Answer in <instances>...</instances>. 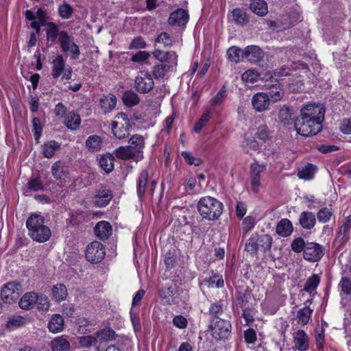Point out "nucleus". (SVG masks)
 Listing matches in <instances>:
<instances>
[{
  "instance_id": "f257e3e1",
  "label": "nucleus",
  "mask_w": 351,
  "mask_h": 351,
  "mask_svg": "<svg viewBox=\"0 0 351 351\" xmlns=\"http://www.w3.org/2000/svg\"><path fill=\"white\" fill-rule=\"evenodd\" d=\"M325 111L324 106L319 104L309 103L302 106L294 121L298 134L304 136L318 134L322 129Z\"/></svg>"
},
{
  "instance_id": "f03ea898",
  "label": "nucleus",
  "mask_w": 351,
  "mask_h": 351,
  "mask_svg": "<svg viewBox=\"0 0 351 351\" xmlns=\"http://www.w3.org/2000/svg\"><path fill=\"white\" fill-rule=\"evenodd\" d=\"M26 226L29 235L34 241L43 243L51 237V230L44 224V218L40 215L32 214L27 219Z\"/></svg>"
},
{
  "instance_id": "7ed1b4c3",
  "label": "nucleus",
  "mask_w": 351,
  "mask_h": 351,
  "mask_svg": "<svg viewBox=\"0 0 351 351\" xmlns=\"http://www.w3.org/2000/svg\"><path fill=\"white\" fill-rule=\"evenodd\" d=\"M197 209L203 218L209 221H215L221 215L223 205L215 197L205 196L199 200Z\"/></svg>"
},
{
  "instance_id": "20e7f679",
  "label": "nucleus",
  "mask_w": 351,
  "mask_h": 351,
  "mask_svg": "<svg viewBox=\"0 0 351 351\" xmlns=\"http://www.w3.org/2000/svg\"><path fill=\"white\" fill-rule=\"evenodd\" d=\"M273 239L267 234H252L245 243V250L251 255H256L258 250L266 252L271 249Z\"/></svg>"
},
{
  "instance_id": "39448f33",
  "label": "nucleus",
  "mask_w": 351,
  "mask_h": 351,
  "mask_svg": "<svg viewBox=\"0 0 351 351\" xmlns=\"http://www.w3.org/2000/svg\"><path fill=\"white\" fill-rule=\"evenodd\" d=\"M115 332L110 328H106L99 330L96 333L97 337L92 335L83 336L80 338V343L83 347L94 346L97 349L99 348L98 341H107L114 339Z\"/></svg>"
},
{
  "instance_id": "423d86ee",
  "label": "nucleus",
  "mask_w": 351,
  "mask_h": 351,
  "mask_svg": "<svg viewBox=\"0 0 351 351\" xmlns=\"http://www.w3.org/2000/svg\"><path fill=\"white\" fill-rule=\"evenodd\" d=\"M209 327L213 338L216 340H221L228 337L231 332L232 326L230 322L216 317L213 318Z\"/></svg>"
},
{
  "instance_id": "0eeeda50",
  "label": "nucleus",
  "mask_w": 351,
  "mask_h": 351,
  "mask_svg": "<svg viewBox=\"0 0 351 351\" xmlns=\"http://www.w3.org/2000/svg\"><path fill=\"white\" fill-rule=\"evenodd\" d=\"M58 41L63 52H70L71 58L76 60L79 58L80 51L78 45L75 43L74 38L65 31L60 32Z\"/></svg>"
},
{
  "instance_id": "6e6552de",
  "label": "nucleus",
  "mask_w": 351,
  "mask_h": 351,
  "mask_svg": "<svg viewBox=\"0 0 351 351\" xmlns=\"http://www.w3.org/2000/svg\"><path fill=\"white\" fill-rule=\"evenodd\" d=\"M21 294V285L15 282L5 284L1 289L0 297L6 304L16 302Z\"/></svg>"
},
{
  "instance_id": "1a4fd4ad",
  "label": "nucleus",
  "mask_w": 351,
  "mask_h": 351,
  "mask_svg": "<svg viewBox=\"0 0 351 351\" xmlns=\"http://www.w3.org/2000/svg\"><path fill=\"white\" fill-rule=\"evenodd\" d=\"M105 247L99 241H94L90 243L86 250V258L92 263L100 262L105 256Z\"/></svg>"
},
{
  "instance_id": "9d476101",
  "label": "nucleus",
  "mask_w": 351,
  "mask_h": 351,
  "mask_svg": "<svg viewBox=\"0 0 351 351\" xmlns=\"http://www.w3.org/2000/svg\"><path fill=\"white\" fill-rule=\"evenodd\" d=\"M154 83L151 75L140 71L134 80V87L140 93H147L153 89Z\"/></svg>"
},
{
  "instance_id": "9b49d317",
  "label": "nucleus",
  "mask_w": 351,
  "mask_h": 351,
  "mask_svg": "<svg viewBox=\"0 0 351 351\" xmlns=\"http://www.w3.org/2000/svg\"><path fill=\"white\" fill-rule=\"evenodd\" d=\"M324 251V248L322 245L313 242L307 243L303 252V257L309 262H316L323 257Z\"/></svg>"
},
{
  "instance_id": "f8f14e48",
  "label": "nucleus",
  "mask_w": 351,
  "mask_h": 351,
  "mask_svg": "<svg viewBox=\"0 0 351 351\" xmlns=\"http://www.w3.org/2000/svg\"><path fill=\"white\" fill-rule=\"evenodd\" d=\"M266 169V165H259L256 162L252 163L250 166V184L252 189L256 193L261 184V173L264 172Z\"/></svg>"
},
{
  "instance_id": "ddd939ff",
  "label": "nucleus",
  "mask_w": 351,
  "mask_h": 351,
  "mask_svg": "<svg viewBox=\"0 0 351 351\" xmlns=\"http://www.w3.org/2000/svg\"><path fill=\"white\" fill-rule=\"evenodd\" d=\"M169 59V64L160 63L153 66L152 74L156 79L164 77L167 73L177 66L178 60L173 54H171Z\"/></svg>"
},
{
  "instance_id": "4468645a",
  "label": "nucleus",
  "mask_w": 351,
  "mask_h": 351,
  "mask_svg": "<svg viewBox=\"0 0 351 351\" xmlns=\"http://www.w3.org/2000/svg\"><path fill=\"white\" fill-rule=\"evenodd\" d=\"M253 109L256 112H262L269 108L270 100L267 93L260 92L254 94L252 98Z\"/></svg>"
},
{
  "instance_id": "2eb2a0df",
  "label": "nucleus",
  "mask_w": 351,
  "mask_h": 351,
  "mask_svg": "<svg viewBox=\"0 0 351 351\" xmlns=\"http://www.w3.org/2000/svg\"><path fill=\"white\" fill-rule=\"evenodd\" d=\"M134 158H143V149L145 147V139L139 134L133 135L129 140L128 145Z\"/></svg>"
},
{
  "instance_id": "dca6fc26",
  "label": "nucleus",
  "mask_w": 351,
  "mask_h": 351,
  "mask_svg": "<svg viewBox=\"0 0 351 351\" xmlns=\"http://www.w3.org/2000/svg\"><path fill=\"white\" fill-rule=\"evenodd\" d=\"M265 86L268 90L267 95L273 103L282 99L284 96V90L278 81L274 80L267 83Z\"/></svg>"
},
{
  "instance_id": "f3484780",
  "label": "nucleus",
  "mask_w": 351,
  "mask_h": 351,
  "mask_svg": "<svg viewBox=\"0 0 351 351\" xmlns=\"http://www.w3.org/2000/svg\"><path fill=\"white\" fill-rule=\"evenodd\" d=\"M178 295V287L171 282L166 285L160 291L159 296L163 303L170 304L174 302V299Z\"/></svg>"
},
{
  "instance_id": "a211bd4d",
  "label": "nucleus",
  "mask_w": 351,
  "mask_h": 351,
  "mask_svg": "<svg viewBox=\"0 0 351 351\" xmlns=\"http://www.w3.org/2000/svg\"><path fill=\"white\" fill-rule=\"evenodd\" d=\"M264 57L263 51L256 45L246 47L243 51V58H246L252 63H257Z\"/></svg>"
},
{
  "instance_id": "6ab92c4d",
  "label": "nucleus",
  "mask_w": 351,
  "mask_h": 351,
  "mask_svg": "<svg viewBox=\"0 0 351 351\" xmlns=\"http://www.w3.org/2000/svg\"><path fill=\"white\" fill-rule=\"evenodd\" d=\"M112 198V191L106 188H101L94 195L93 204L99 208L105 207L110 203Z\"/></svg>"
},
{
  "instance_id": "aec40b11",
  "label": "nucleus",
  "mask_w": 351,
  "mask_h": 351,
  "mask_svg": "<svg viewBox=\"0 0 351 351\" xmlns=\"http://www.w3.org/2000/svg\"><path fill=\"white\" fill-rule=\"evenodd\" d=\"M189 21L188 12L183 9H178L173 12L169 18V24L171 26H184Z\"/></svg>"
},
{
  "instance_id": "412c9836",
  "label": "nucleus",
  "mask_w": 351,
  "mask_h": 351,
  "mask_svg": "<svg viewBox=\"0 0 351 351\" xmlns=\"http://www.w3.org/2000/svg\"><path fill=\"white\" fill-rule=\"evenodd\" d=\"M293 342L295 348L300 351H306L308 348V337L302 330H299L294 333Z\"/></svg>"
},
{
  "instance_id": "4be33fe9",
  "label": "nucleus",
  "mask_w": 351,
  "mask_h": 351,
  "mask_svg": "<svg viewBox=\"0 0 351 351\" xmlns=\"http://www.w3.org/2000/svg\"><path fill=\"white\" fill-rule=\"evenodd\" d=\"M299 223L305 230H311L316 223L315 215L310 211H303L299 217Z\"/></svg>"
},
{
  "instance_id": "5701e85b",
  "label": "nucleus",
  "mask_w": 351,
  "mask_h": 351,
  "mask_svg": "<svg viewBox=\"0 0 351 351\" xmlns=\"http://www.w3.org/2000/svg\"><path fill=\"white\" fill-rule=\"evenodd\" d=\"M94 231L100 239H107L112 234V227L108 221H101L97 223Z\"/></svg>"
},
{
  "instance_id": "b1692460",
  "label": "nucleus",
  "mask_w": 351,
  "mask_h": 351,
  "mask_svg": "<svg viewBox=\"0 0 351 351\" xmlns=\"http://www.w3.org/2000/svg\"><path fill=\"white\" fill-rule=\"evenodd\" d=\"M120 123L117 121H112V130L113 134L119 139L127 138L130 133L129 130L131 128L130 123L126 124L121 123V126H119Z\"/></svg>"
},
{
  "instance_id": "393cba45",
  "label": "nucleus",
  "mask_w": 351,
  "mask_h": 351,
  "mask_svg": "<svg viewBox=\"0 0 351 351\" xmlns=\"http://www.w3.org/2000/svg\"><path fill=\"white\" fill-rule=\"evenodd\" d=\"M51 75L53 78H58L60 76L65 68V60L62 56L58 55L52 60Z\"/></svg>"
},
{
  "instance_id": "a878e982",
  "label": "nucleus",
  "mask_w": 351,
  "mask_h": 351,
  "mask_svg": "<svg viewBox=\"0 0 351 351\" xmlns=\"http://www.w3.org/2000/svg\"><path fill=\"white\" fill-rule=\"evenodd\" d=\"M276 233L284 237L289 236L293 232V226L290 220L288 219H281L276 226Z\"/></svg>"
},
{
  "instance_id": "bb28decb",
  "label": "nucleus",
  "mask_w": 351,
  "mask_h": 351,
  "mask_svg": "<svg viewBox=\"0 0 351 351\" xmlns=\"http://www.w3.org/2000/svg\"><path fill=\"white\" fill-rule=\"evenodd\" d=\"M64 320L60 315H53L48 323V328L50 332L57 333L64 328Z\"/></svg>"
},
{
  "instance_id": "cd10ccee",
  "label": "nucleus",
  "mask_w": 351,
  "mask_h": 351,
  "mask_svg": "<svg viewBox=\"0 0 351 351\" xmlns=\"http://www.w3.org/2000/svg\"><path fill=\"white\" fill-rule=\"evenodd\" d=\"M117 104V98L114 95H103L100 98V106L105 113L114 109Z\"/></svg>"
},
{
  "instance_id": "c85d7f7f",
  "label": "nucleus",
  "mask_w": 351,
  "mask_h": 351,
  "mask_svg": "<svg viewBox=\"0 0 351 351\" xmlns=\"http://www.w3.org/2000/svg\"><path fill=\"white\" fill-rule=\"evenodd\" d=\"M81 123V118L74 112H70L65 116L64 125L71 130H76Z\"/></svg>"
},
{
  "instance_id": "c756f323",
  "label": "nucleus",
  "mask_w": 351,
  "mask_h": 351,
  "mask_svg": "<svg viewBox=\"0 0 351 351\" xmlns=\"http://www.w3.org/2000/svg\"><path fill=\"white\" fill-rule=\"evenodd\" d=\"M37 299V294L34 292L25 293L19 302V306L25 310H29L35 304Z\"/></svg>"
},
{
  "instance_id": "7c9ffc66",
  "label": "nucleus",
  "mask_w": 351,
  "mask_h": 351,
  "mask_svg": "<svg viewBox=\"0 0 351 351\" xmlns=\"http://www.w3.org/2000/svg\"><path fill=\"white\" fill-rule=\"evenodd\" d=\"M52 297L57 302L64 300L67 295V289L63 284H57L51 289Z\"/></svg>"
},
{
  "instance_id": "2f4dec72",
  "label": "nucleus",
  "mask_w": 351,
  "mask_h": 351,
  "mask_svg": "<svg viewBox=\"0 0 351 351\" xmlns=\"http://www.w3.org/2000/svg\"><path fill=\"white\" fill-rule=\"evenodd\" d=\"M60 148V144L56 141H50L43 144L42 153L45 158H50Z\"/></svg>"
},
{
  "instance_id": "473e14b6",
  "label": "nucleus",
  "mask_w": 351,
  "mask_h": 351,
  "mask_svg": "<svg viewBox=\"0 0 351 351\" xmlns=\"http://www.w3.org/2000/svg\"><path fill=\"white\" fill-rule=\"evenodd\" d=\"M251 10L258 16H265L267 13V5L264 0H251Z\"/></svg>"
},
{
  "instance_id": "72a5a7b5",
  "label": "nucleus",
  "mask_w": 351,
  "mask_h": 351,
  "mask_svg": "<svg viewBox=\"0 0 351 351\" xmlns=\"http://www.w3.org/2000/svg\"><path fill=\"white\" fill-rule=\"evenodd\" d=\"M52 351H68L70 343L63 336L55 338L51 343Z\"/></svg>"
},
{
  "instance_id": "f704fd0d",
  "label": "nucleus",
  "mask_w": 351,
  "mask_h": 351,
  "mask_svg": "<svg viewBox=\"0 0 351 351\" xmlns=\"http://www.w3.org/2000/svg\"><path fill=\"white\" fill-rule=\"evenodd\" d=\"M102 139L99 136L91 135L86 141V148L92 152H98L101 149Z\"/></svg>"
},
{
  "instance_id": "c9c22d12",
  "label": "nucleus",
  "mask_w": 351,
  "mask_h": 351,
  "mask_svg": "<svg viewBox=\"0 0 351 351\" xmlns=\"http://www.w3.org/2000/svg\"><path fill=\"white\" fill-rule=\"evenodd\" d=\"M114 156L110 154H106L101 156L99 159L100 167L106 172L110 173L114 169Z\"/></svg>"
},
{
  "instance_id": "e433bc0d",
  "label": "nucleus",
  "mask_w": 351,
  "mask_h": 351,
  "mask_svg": "<svg viewBox=\"0 0 351 351\" xmlns=\"http://www.w3.org/2000/svg\"><path fill=\"white\" fill-rule=\"evenodd\" d=\"M317 170L315 165L308 163L298 171V176L301 179L308 180L313 178Z\"/></svg>"
},
{
  "instance_id": "4c0bfd02",
  "label": "nucleus",
  "mask_w": 351,
  "mask_h": 351,
  "mask_svg": "<svg viewBox=\"0 0 351 351\" xmlns=\"http://www.w3.org/2000/svg\"><path fill=\"white\" fill-rule=\"evenodd\" d=\"M124 104L128 107H132L137 105L140 99L138 95L133 90H128L125 92L122 97Z\"/></svg>"
},
{
  "instance_id": "58836bf2",
  "label": "nucleus",
  "mask_w": 351,
  "mask_h": 351,
  "mask_svg": "<svg viewBox=\"0 0 351 351\" xmlns=\"http://www.w3.org/2000/svg\"><path fill=\"white\" fill-rule=\"evenodd\" d=\"M313 310L309 306H304L300 309L297 313L298 323L302 325H306L311 317Z\"/></svg>"
},
{
  "instance_id": "ea45409f",
  "label": "nucleus",
  "mask_w": 351,
  "mask_h": 351,
  "mask_svg": "<svg viewBox=\"0 0 351 351\" xmlns=\"http://www.w3.org/2000/svg\"><path fill=\"white\" fill-rule=\"evenodd\" d=\"M202 283L207 285L208 287L221 288L224 285L222 276L216 274L208 278H205Z\"/></svg>"
},
{
  "instance_id": "a19ab883",
  "label": "nucleus",
  "mask_w": 351,
  "mask_h": 351,
  "mask_svg": "<svg viewBox=\"0 0 351 351\" xmlns=\"http://www.w3.org/2000/svg\"><path fill=\"white\" fill-rule=\"evenodd\" d=\"M148 181V173L146 170H143L141 171L140 176L138 180V186H137V193L139 197H143L144 195L146 186Z\"/></svg>"
},
{
  "instance_id": "79ce46f5",
  "label": "nucleus",
  "mask_w": 351,
  "mask_h": 351,
  "mask_svg": "<svg viewBox=\"0 0 351 351\" xmlns=\"http://www.w3.org/2000/svg\"><path fill=\"white\" fill-rule=\"evenodd\" d=\"M320 282V276L318 274H313L309 277L304 287L303 291L311 293L315 291Z\"/></svg>"
},
{
  "instance_id": "37998d69",
  "label": "nucleus",
  "mask_w": 351,
  "mask_h": 351,
  "mask_svg": "<svg viewBox=\"0 0 351 351\" xmlns=\"http://www.w3.org/2000/svg\"><path fill=\"white\" fill-rule=\"evenodd\" d=\"M232 17L234 22L241 26L247 25L249 21L247 14L239 8L233 10Z\"/></svg>"
},
{
  "instance_id": "c03bdc74",
  "label": "nucleus",
  "mask_w": 351,
  "mask_h": 351,
  "mask_svg": "<svg viewBox=\"0 0 351 351\" xmlns=\"http://www.w3.org/2000/svg\"><path fill=\"white\" fill-rule=\"evenodd\" d=\"M227 56L231 62L238 63L243 58V51L238 47H231L227 50Z\"/></svg>"
},
{
  "instance_id": "a18cd8bd",
  "label": "nucleus",
  "mask_w": 351,
  "mask_h": 351,
  "mask_svg": "<svg viewBox=\"0 0 351 351\" xmlns=\"http://www.w3.org/2000/svg\"><path fill=\"white\" fill-rule=\"evenodd\" d=\"M280 121L284 125H290L293 123L292 110L289 107L284 106L278 113Z\"/></svg>"
},
{
  "instance_id": "49530a36",
  "label": "nucleus",
  "mask_w": 351,
  "mask_h": 351,
  "mask_svg": "<svg viewBox=\"0 0 351 351\" xmlns=\"http://www.w3.org/2000/svg\"><path fill=\"white\" fill-rule=\"evenodd\" d=\"M171 54H173V56L178 60V56L174 51L165 52L159 49H156L153 53L155 58L158 60L161 63L165 64H169L170 60L169 58L171 57Z\"/></svg>"
},
{
  "instance_id": "de8ad7c7",
  "label": "nucleus",
  "mask_w": 351,
  "mask_h": 351,
  "mask_svg": "<svg viewBox=\"0 0 351 351\" xmlns=\"http://www.w3.org/2000/svg\"><path fill=\"white\" fill-rule=\"evenodd\" d=\"M48 27L47 29V37L49 40L53 43L58 38H60V32L58 27L56 24L53 22H49L47 23Z\"/></svg>"
},
{
  "instance_id": "09e8293b",
  "label": "nucleus",
  "mask_w": 351,
  "mask_h": 351,
  "mask_svg": "<svg viewBox=\"0 0 351 351\" xmlns=\"http://www.w3.org/2000/svg\"><path fill=\"white\" fill-rule=\"evenodd\" d=\"M114 154L117 158L121 160H128L134 158L128 146H121L117 148Z\"/></svg>"
},
{
  "instance_id": "8fccbe9b",
  "label": "nucleus",
  "mask_w": 351,
  "mask_h": 351,
  "mask_svg": "<svg viewBox=\"0 0 351 351\" xmlns=\"http://www.w3.org/2000/svg\"><path fill=\"white\" fill-rule=\"evenodd\" d=\"M51 173L56 179L60 180L66 176V171L64 167L60 162H56L52 165Z\"/></svg>"
},
{
  "instance_id": "3c124183",
  "label": "nucleus",
  "mask_w": 351,
  "mask_h": 351,
  "mask_svg": "<svg viewBox=\"0 0 351 351\" xmlns=\"http://www.w3.org/2000/svg\"><path fill=\"white\" fill-rule=\"evenodd\" d=\"M211 112L209 109L206 110L199 120L195 124L194 131L197 133L199 132L202 128L206 125V123L209 121L210 118Z\"/></svg>"
},
{
  "instance_id": "603ef678",
  "label": "nucleus",
  "mask_w": 351,
  "mask_h": 351,
  "mask_svg": "<svg viewBox=\"0 0 351 351\" xmlns=\"http://www.w3.org/2000/svg\"><path fill=\"white\" fill-rule=\"evenodd\" d=\"M73 12V8L67 3L64 2L58 8V14L62 19H69Z\"/></svg>"
},
{
  "instance_id": "864d4df0",
  "label": "nucleus",
  "mask_w": 351,
  "mask_h": 351,
  "mask_svg": "<svg viewBox=\"0 0 351 351\" xmlns=\"http://www.w3.org/2000/svg\"><path fill=\"white\" fill-rule=\"evenodd\" d=\"M25 319L21 316L16 315L9 318L6 326L9 329H14L15 328L23 326L25 324Z\"/></svg>"
},
{
  "instance_id": "5fc2aeb1",
  "label": "nucleus",
  "mask_w": 351,
  "mask_h": 351,
  "mask_svg": "<svg viewBox=\"0 0 351 351\" xmlns=\"http://www.w3.org/2000/svg\"><path fill=\"white\" fill-rule=\"evenodd\" d=\"M306 247V243L302 237L295 238L291 243V248L295 253L304 252Z\"/></svg>"
},
{
  "instance_id": "6e6d98bb",
  "label": "nucleus",
  "mask_w": 351,
  "mask_h": 351,
  "mask_svg": "<svg viewBox=\"0 0 351 351\" xmlns=\"http://www.w3.org/2000/svg\"><path fill=\"white\" fill-rule=\"evenodd\" d=\"M341 291L346 295L351 296V279L348 276H343L339 283Z\"/></svg>"
},
{
  "instance_id": "4d7b16f0",
  "label": "nucleus",
  "mask_w": 351,
  "mask_h": 351,
  "mask_svg": "<svg viewBox=\"0 0 351 351\" xmlns=\"http://www.w3.org/2000/svg\"><path fill=\"white\" fill-rule=\"evenodd\" d=\"M332 215V211L329 208L324 207L318 211L317 217L319 222L325 223L330 220Z\"/></svg>"
},
{
  "instance_id": "13d9d810",
  "label": "nucleus",
  "mask_w": 351,
  "mask_h": 351,
  "mask_svg": "<svg viewBox=\"0 0 351 351\" xmlns=\"http://www.w3.org/2000/svg\"><path fill=\"white\" fill-rule=\"evenodd\" d=\"M256 136L258 139L263 141L269 140L271 134L268 127L265 125H259L257 128Z\"/></svg>"
},
{
  "instance_id": "bf43d9fd",
  "label": "nucleus",
  "mask_w": 351,
  "mask_h": 351,
  "mask_svg": "<svg viewBox=\"0 0 351 351\" xmlns=\"http://www.w3.org/2000/svg\"><path fill=\"white\" fill-rule=\"evenodd\" d=\"M258 77L257 72L254 70H247L242 74L241 79L245 83L253 84L257 81Z\"/></svg>"
},
{
  "instance_id": "052dcab7",
  "label": "nucleus",
  "mask_w": 351,
  "mask_h": 351,
  "mask_svg": "<svg viewBox=\"0 0 351 351\" xmlns=\"http://www.w3.org/2000/svg\"><path fill=\"white\" fill-rule=\"evenodd\" d=\"M226 89L223 86L217 95L211 99L210 105L212 106H217L221 105L226 98Z\"/></svg>"
},
{
  "instance_id": "680f3d73",
  "label": "nucleus",
  "mask_w": 351,
  "mask_h": 351,
  "mask_svg": "<svg viewBox=\"0 0 351 351\" xmlns=\"http://www.w3.org/2000/svg\"><path fill=\"white\" fill-rule=\"evenodd\" d=\"M182 156L185 160L186 162L190 165H194L199 166L202 163V160L199 158H195L191 152H183Z\"/></svg>"
},
{
  "instance_id": "e2e57ef3",
  "label": "nucleus",
  "mask_w": 351,
  "mask_h": 351,
  "mask_svg": "<svg viewBox=\"0 0 351 351\" xmlns=\"http://www.w3.org/2000/svg\"><path fill=\"white\" fill-rule=\"evenodd\" d=\"M165 264L168 269L173 268L175 266L176 262V252L175 251H168L165 255Z\"/></svg>"
},
{
  "instance_id": "0e129e2a",
  "label": "nucleus",
  "mask_w": 351,
  "mask_h": 351,
  "mask_svg": "<svg viewBox=\"0 0 351 351\" xmlns=\"http://www.w3.org/2000/svg\"><path fill=\"white\" fill-rule=\"evenodd\" d=\"M32 126L34 138L36 141H38L40 138L43 131L40 119L38 117H34L32 119Z\"/></svg>"
},
{
  "instance_id": "69168bd1",
  "label": "nucleus",
  "mask_w": 351,
  "mask_h": 351,
  "mask_svg": "<svg viewBox=\"0 0 351 351\" xmlns=\"http://www.w3.org/2000/svg\"><path fill=\"white\" fill-rule=\"evenodd\" d=\"M37 304V308L39 310L42 311H47L49 307V302L48 298L45 295H37V299L36 303Z\"/></svg>"
},
{
  "instance_id": "338daca9",
  "label": "nucleus",
  "mask_w": 351,
  "mask_h": 351,
  "mask_svg": "<svg viewBox=\"0 0 351 351\" xmlns=\"http://www.w3.org/2000/svg\"><path fill=\"white\" fill-rule=\"evenodd\" d=\"M149 53L145 51H139L132 56L131 60L132 62L143 63L148 59Z\"/></svg>"
},
{
  "instance_id": "774afa93",
  "label": "nucleus",
  "mask_w": 351,
  "mask_h": 351,
  "mask_svg": "<svg viewBox=\"0 0 351 351\" xmlns=\"http://www.w3.org/2000/svg\"><path fill=\"white\" fill-rule=\"evenodd\" d=\"M339 129L345 134H351V118H346L341 120Z\"/></svg>"
}]
</instances>
